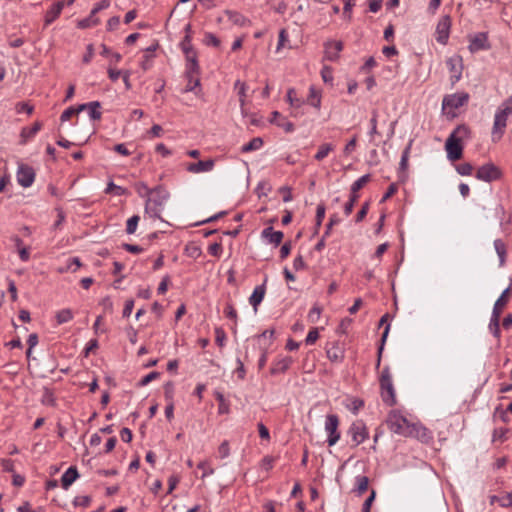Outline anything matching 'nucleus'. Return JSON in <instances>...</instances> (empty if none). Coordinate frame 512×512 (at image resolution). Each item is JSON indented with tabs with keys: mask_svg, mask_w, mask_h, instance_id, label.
<instances>
[{
	"mask_svg": "<svg viewBox=\"0 0 512 512\" xmlns=\"http://www.w3.org/2000/svg\"><path fill=\"white\" fill-rule=\"evenodd\" d=\"M507 432H508V429L503 428V427L494 429L493 435H492L493 441H497V440L503 441Z\"/></svg>",
	"mask_w": 512,
	"mask_h": 512,
	"instance_id": "obj_59",
	"label": "nucleus"
},
{
	"mask_svg": "<svg viewBox=\"0 0 512 512\" xmlns=\"http://www.w3.org/2000/svg\"><path fill=\"white\" fill-rule=\"evenodd\" d=\"M100 23L99 18L92 16V12L90 13L89 17L81 19L77 23V27L80 29H87L93 26H96Z\"/></svg>",
	"mask_w": 512,
	"mask_h": 512,
	"instance_id": "obj_32",
	"label": "nucleus"
},
{
	"mask_svg": "<svg viewBox=\"0 0 512 512\" xmlns=\"http://www.w3.org/2000/svg\"><path fill=\"white\" fill-rule=\"evenodd\" d=\"M499 504L502 507H510L512 505V494L508 493L499 498Z\"/></svg>",
	"mask_w": 512,
	"mask_h": 512,
	"instance_id": "obj_64",
	"label": "nucleus"
},
{
	"mask_svg": "<svg viewBox=\"0 0 512 512\" xmlns=\"http://www.w3.org/2000/svg\"><path fill=\"white\" fill-rule=\"evenodd\" d=\"M159 376H160V373L157 371L150 372L149 374H147L145 377H143L140 380L139 386H145L148 383H150L151 381L157 379Z\"/></svg>",
	"mask_w": 512,
	"mask_h": 512,
	"instance_id": "obj_55",
	"label": "nucleus"
},
{
	"mask_svg": "<svg viewBox=\"0 0 512 512\" xmlns=\"http://www.w3.org/2000/svg\"><path fill=\"white\" fill-rule=\"evenodd\" d=\"M369 207H370V202L369 201H366L365 203H363L361 209L356 214V217H355V222L356 223H359V222L364 220V218L366 217V215H367V213L369 211Z\"/></svg>",
	"mask_w": 512,
	"mask_h": 512,
	"instance_id": "obj_47",
	"label": "nucleus"
},
{
	"mask_svg": "<svg viewBox=\"0 0 512 512\" xmlns=\"http://www.w3.org/2000/svg\"><path fill=\"white\" fill-rule=\"evenodd\" d=\"M215 161L213 159L200 160L196 163H190L187 166V171L190 173L209 172L214 168Z\"/></svg>",
	"mask_w": 512,
	"mask_h": 512,
	"instance_id": "obj_18",
	"label": "nucleus"
},
{
	"mask_svg": "<svg viewBox=\"0 0 512 512\" xmlns=\"http://www.w3.org/2000/svg\"><path fill=\"white\" fill-rule=\"evenodd\" d=\"M262 237L267 239L269 243L278 246L282 242L284 234L281 231H274L273 227H267L262 231Z\"/></svg>",
	"mask_w": 512,
	"mask_h": 512,
	"instance_id": "obj_23",
	"label": "nucleus"
},
{
	"mask_svg": "<svg viewBox=\"0 0 512 512\" xmlns=\"http://www.w3.org/2000/svg\"><path fill=\"white\" fill-rule=\"evenodd\" d=\"M469 97L470 96L467 92L446 95L442 101V109L447 115L454 118L456 117V113L454 111L467 104Z\"/></svg>",
	"mask_w": 512,
	"mask_h": 512,
	"instance_id": "obj_5",
	"label": "nucleus"
},
{
	"mask_svg": "<svg viewBox=\"0 0 512 512\" xmlns=\"http://www.w3.org/2000/svg\"><path fill=\"white\" fill-rule=\"evenodd\" d=\"M510 292H511L510 287L506 288L502 292V294L499 296V298L496 300L493 310H492L493 315L501 316L502 310L509 302Z\"/></svg>",
	"mask_w": 512,
	"mask_h": 512,
	"instance_id": "obj_21",
	"label": "nucleus"
},
{
	"mask_svg": "<svg viewBox=\"0 0 512 512\" xmlns=\"http://www.w3.org/2000/svg\"><path fill=\"white\" fill-rule=\"evenodd\" d=\"M510 115H512V96L504 100L495 113L492 129L493 135L496 133L499 134V137L503 135L507 126V119Z\"/></svg>",
	"mask_w": 512,
	"mask_h": 512,
	"instance_id": "obj_2",
	"label": "nucleus"
},
{
	"mask_svg": "<svg viewBox=\"0 0 512 512\" xmlns=\"http://www.w3.org/2000/svg\"><path fill=\"white\" fill-rule=\"evenodd\" d=\"M333 150H334V145H332L331 143H324L319 146V149H318L317 153L315 154L314 158L317 161H322Z\"/></svg>",
	"mask_w": 512,
	"mask_h": 512,
	"instance_id": "obj_33",
	"label": "nucleus"
},
{
	"mask_svg": "<svg viewBox=\"0 0 512 512\" xmlns=\"http://www.w3.org/2000/svg\"><path fill=\"white\" fill-rule=\"evenodd\" d=\"M287 101L294 108H299L304 104V100L296 97V90L289 88L286 94Z\"/></svg>",
	"mask_w": 512,
	"mask_h": 512,
	"instance_id": "obj_35",
	"label": "nucleus"
},
{
	"mask_svg": "<svg viewBox=\"0 0 512 512\" xmlns=\"http://www.w3.org/2000/svg\"><path fill=\"white\" fill-rule=\"evenodd\" d=\"M379 382L382 400L390 406L394 405L396 403L395 390L392 382L390 368L388 366L383 368Z\"/></svg>",
	"mask_w": 512,
	"mask_h": 512,
	"instance_id": "obj_4",
	"label": "nucleus"
},
{
	"mask_svg": "<svg viewBox=\"0 0 512 512\" xmlns=\"http://www.w3.org/2000/svg\"><path fill=\"white\" fill-rule=\"evenodd\" d=\"M214 395H215L216 400L219 403V405H218V413L219 414H228L229 411H230L229 403L226 402L223 393H221L219 391H216L214 393Z\"/></svg>",
	"mask_w": 512,
	"mask_h": 512,
	"instance_id": "obj_34",
	"label": "nucleus"
},
{
	"mask_svg": "<svg viewBox=\"0 0 512 512\" xmlns=\"http://www.w3.org/2000/svg\"><path fill=\"white\" fill-rule=\"evenodd\" d=\"M451 23L452 21L449 15H444L440 18L435 31L438 43L442 45L447 44L450 35Z\"/></svg>",
	"mask_w": 512,
	"mask_h": 512,
	"instance_id": "obj_9",
	"label": "nucleus"
},
{
	"mask_svg": "<svg viewBox=\"0 0 512 512\" xmlns=\"http://www.w3.org/2000/svg\"><path fill=\"white\" fill-rule=\"evenodd\" d=\"M65 7V1L60 0L54 3L50 9H48L44 16V24L45 26L53 23L61 14L63 8Z\"/></svg>",
	"mask_w": 512,
	"mask_h": 512,
	"instance_id": "obj_17",
	"label": "nucleus"
},
{
	"mask_svg": "<svg viewBox=\"0 0 512 512\" xmlns=\"http://www.w3.org/2000/svg\"><path fill=\"white\" fill-rule=\"evenodd\" d=\"M342 41H327L324 43V54L325 59L329 61H337L339 59V53L343 50Z\"/></svg>",
	"mask_w": 512,
	"mask_h": 512,
	"instance_id": "obj_15",
	"label": "nucleus"
},
{
	"mask_svg": "<svg viewBox=\"0 0 512 512\" xmlns=\"http://www.w3.org/2000/svg\"><path fill=\"white\" fill-rule=\"evenodd\" d=\"M389 330H390V324H387L386 327H385V330L382 334V337H381V345L378 349V359H377V366L380 365V361H381V356H382V351H383V346L385 344V341L387 339V336H388V333H389Z\"/></svg>",
	"mask_w": 512,
	"mask_h": 512,
	"instance_id": "obj_50",
	"label": "nucleus"
},
{
	"mask_svg": "<svg viewBox=\"0 0 512 512\" xmlns=\"http://www.w3.org/2000/svg\"><path fill=\"white\" fill-rule=\"evenodd\" d=\"M266 288L265 284L256 286L252 295L249 298L250 304L253 306L254 310L257 311L258 305L262 302L265 296Z\"/></svg>",
	"mask_w": 512,
	"mask_h": 512,
	"instance_id": "obj_25",
	"label": "nucleus"
},
{
	"mask_svg": "<svg viewBox=\"0 0 512 512\" xmlns=\"http://www.w3.org/2000/svg\"><path fill=\"white\" fill-rule=\"evenodd\" d=\"M204 43L208 46H214L219 47L220 46V40L216 37L213 33H206L204 36Z\"/></svg>",
	"mask_w": 512,
	"mask_h": 512,
	"instance_id": "obj_51",
	"label": "nucleus"
},
{
	"mask_svg": "<svg viewBox=\"0 0 512 512\" xmlns=\"http://www.w3.org/2000/svg\"><path fill=\"white\" fill-rule=\"evenodd\" d=\"M501 177V172L493 163H487L478 168L476 178L485 182H491Z\"/></svg>",
	"mask_w": 512,
	"mask_h": 512,
	"instance_id": "obj_10",
	"label": "nucleus"
},
{
	"mask_svg": "<svg viewBox=\"0 0 512 512\" xmlns=\"http://www.w3.org/2000/svg\"><path fill=\"white\" fill-rule=\"evenodd\" d=\"M307 102L318 110L321 107V93L313 85L309 88Z\"/></svg>",
	"mask_w": 512,
	"mask_h": 512,
	"instance_id": "obj_27",
	"label": "nucleus"
},
{
	"mask_svg": "<svg viewBox=\"0 0 512 512\" xmlns=\"http://www.w3.org/2000/svg\"><path fill=\"white\" fill-rule=\"evenodd\" d=\"M412 426L413 429H410L411 434L407 435V437L417 438L424 443H428L432 439V436L427 428L418 424H412Z\"/></svg>",
	"mask_w": 512,
	"mask_h": 512,
	"instance_id": "obj_20",
	"label": "nucleus"
},
{
	"mask_svg": "<svg viewBox=\"0 0 512 512\" xmlns=\"http://www.w3.org/2000/svg\"><path fill=\"white\" fill-rule=\"evenodd\" d=\"M41 127V122L36 121L31 127L22 128L20 133V144H26L28 139L34 137L41 130Z\"/></svg>",
	"mask_w": 512,
	"mask_h": 512,
	"instance_id": "obj_24",
	"label": "nucleus"
},
{
	"mask_svg": "<svg viewBox=\"0 0 512 512\" xmlns=\"http://www.w3.org/2000/svg\"><path fill=\"white\" fill-rule=\"evenodd\" d=\"M447 67L449 71L451 72L450 81L452 85H455L462 76V70H463V59L459 55H455L453 57H450L446 61Z\"/></svg>",
	"mask_w": 512,
	"mask_h": 512,
	"instance_id": "obj_12",
	"label": "nucleus"
},
{
	"mask_svg": "<svg viewBox=\"0 0 512 512\" xmlns=\"http://www.w3.org/2000/svg\"><path fill=\"white\" fill-rule=\"evenodd\" d=\"M318 338H319V332H318L317 328H313L308 332L305 342L307 345H312L317 341Z\"/></svg>",
	"mask_w": 512,
	"mask_h": 512,
	"instance_id": "obj_54",
	"label": "nucleus"
},
{
	"mask_svg": "<svg viewBox=\"0 0 512 512\" xmlns=\"http://www.w3.org/2000/svg\"><path fill=\"white\" fill-rule=\"evenodd\" d=\"M208 252L212 256L219 257L222 253V245L220 243H213L208 247Z\"/></svg>",
	"mask_w": 512,
	"mask_h": 512,
	"instance_id": "obj_60",
	"label": "nucleus"
},
{
	"mask_svg": "<svg viewBox=\"0 0 512 512\" xmlns=\"http://www.w3.org/2000/svg\"><path fill=\"white\" fill-rule=\"evenodd\" d=\"M218 452L220 454V457L221 458H226L229 456L230 454V448H229V443L228 441H223L219 448H218Z\"/></svg>",
	"mask_w": 512,
	"mask_h": 512,
	"instance_id": "obj_63",
	"label": "nucleus"
},
{
	"mask_svg": "<svg viewBox=\"0 0 512 512\" xmlns=\"http://www.w3.org/2000/svg\"><path fill=\"white\" fill-rule=\"evenodd\" d=\"M274 333H275L274 329H268V330H265L261 335H259L258 339H259L261 348H263V346L265 344L272 343Z\"/></svg>",
	"mask_w": 512,
	"mask_h": 512,
	"instance_id": "obj_39",
	"label": "nucleus"
},
{
	"mask_svg": "<svg viewBox=\"0 0 512 512\" xmlns=\"http://www.w3.org/2000/svg\"><path fill=\"white\" fill-rule=\"evenodd\" d=\"M91 503L90 496H77L73 500L75 507H88Z\"/></svg>",
	"mask_w": 512,
	"mask_h": 512,
	"instance_id": "obj_48",
	"label": "nucleus"
},
{
	"mask_svg": "<svg viewBox=\"0 0 512 512\" xmlns=\"http://www.w3.org/2000/svg\"><path fill=\"white\" fill-rule=\"evenodd\" d=\"M371 179L370 174H365L361 176L359 179H357L352 185L350 189V197L348 202L344 205V213L346 216H349L353 209L355 203L359 199V190L362 189Z\"/></svg>",
	"mask_w": 512,
	"mask_h": 512,
	"instance_id": "obj_6",
	"label": "nucleus"
},
{
	"mask_svg": "<svg viewBox=\"0 0 512 512\" xmlns=\"http://www.w3.org/2000/svg\"><path fill=\"white\" fill-rule=\"evenodd\" d=\"M357 491L359 494H363L368 489L369 478L367 476L356 477Z\"/></svg>",
	"mask_w": 512,
	"mask_h": 512,
	"instance_id": "obj_41",
	"label": "nucleus"
},
{
	"mask_svg": "<svg viewBox=\"0 0 512 512\" xmlns=\"http://www.w3.org/2000/svg\"><path fill=\"white\" fill-rule=\"evenodd\" d=\"M197 468L203 470V474L201 476L202 479H204L205 477H207L209 475L214 474V469L209 466V462L207 460L201 461L197 465Z\"/></svg>",
	"mask_w": 512,
	"mask_h": 512,
	"instance_id": "obj_45",
	"label": "nucleus"
},
{
	"mask_svg": "<svg viewBox=\"0 0 512 512\" xmlns=\"http://www.w3.org/2000/svg\"><path fill=\"white\" fill-rule=\"evenodd\" d=\"M410 149H411V142L408 144V146L404 149V151L402 153L401 160L399 163L400 171H405L408 167V158H409Z\"/></svg>",
	"mask_w": 512,
	"mask_h": 512,
	"instance_id": "obj_42",
	"label": "nucleus"
},
{
	"mask_svg": "<svg viewBox=\"0 0 512 512\" xmlns=\"http://www.w3.org/2000/svg\"><path fill=\"white\" fill-rule=\"evenodd\" d=\"M325 217V205L323 203L318 204L316 209V222H315V233L318 232V229L322 225V221Z\"/></svg>",
	"mask_w": 512,
	"mask_h": 512,
	"instance_id": "obj_38",
	"label": "nucleus"
},
{
	"mask_svg": "<svg viewBox=\"0 0 512 512\" xmlns=\"http://www.w3.org/2000/svg\"><path fill=\"white\" fill-rule=\"evenodd\" d=\"M292 364L291 357H285L273 364L270 369L271 374L276 375L287 371Z\"/></svg>",
	"mask_w": 512,
	"mask_h": 512,
	"instance_id": "obj_26",
	"label": "nucleus"
},
{
	"mask_svg": "<svg viewBox=\"0 0 512 512\" xmlns=\"http://www.w3.org/2000/svg\"><path fill=\"white\" fill-rule=\"evenodd\" d=\"M105 193H114L115 195L121 196L126 193V189L114 184L113 182H110L105 189Z\"/></svg>",
	"mask_w": 512,
	"mask_h": 512,
	"instance_id": "obj_43",
	"label": "nucleus"
},
{
	"mask_svg": "<svg viewBox=\"0 0 512 512\" xmlns=\"http://www.w3.org/2000/svg\"><path fill=\"white\" fill-rule=\"evenodd\" d=\"M82 105L85 106V109H89V115L92 120H99L101 118V112L98 110L101 106L100 102L93 101Z\"/></svg>",
	"mask_w": 512,
	"mask_h": 512,
	"instance_id": "obj_31",
	"label": "nucleus"
},
{
	"mask_svg": "<svg viewBox=\"0 0 512 512\" xmlns=\"http://www.w3.org/2000/svg\"><path fill=\"white\" fill-rule=\"evenodd\" d=\"M85 109V106L79 105L77 108L71 106L67 108L60 116L61 122L68 121L73 115L78 114L79 112L83 111Z\"/></svg>",
	"mask_w": 512,
	"mask_h": 512,
	"instance_id": "obj_36",
	"label": "nucleus"
},
{
	"mask_svg": "<svg viewBox=\"0 0 512 512\" xmlns=\"http://www.w3.org/2000/svg\"><path fill=\"white\" fill-rule=\"evenodd\" d=\"M199 74V65L197 59H193L192 62H187V77H191V75Z\"/></svg>",
	"mask_w": 512,
	"mask_h": 512,
	"instance_id": "obj_49",
	"label": "nucleus"
},
{
	"mask_svg": "<svg viewBox=\"0 0 512 512\" xmlns=\"http://www.w3.org/2000/svg\"><path fill=\"white\" fill-rule=\"evenodd\" d=\"M263 139L261 137H255L251 139L247 144L243 145L241 151L248 153L254 150H258L263 146Z\"/></svg>",
	"mask_w": 512,
	"mask_h": 512,
	"instance_id": "obj_29",
	"label": "nucleus"
},
{
	"mask_svg": "<svg viewBox=\"0 0 512 512\" xmlns=\"http://www.w3.org/2000/svg\"><path fill=\"white\" fill-rule=\"evenodd\" d=\"M270 122L284 129V131L287 133L294 131V124L283 117L278 111L272 112V118L270 119Z\"/></svg>",
	"mask_w": 512,
	"mask_h": 512,
	"instance_id": "obj_19",
	"label": "nucleus"
},
{
	"mask_svg": "<svg viewBox=\"0 0 512 512\" xmlns=\"http://www.w3.org/2000/svg\"><path fill=\"white\" fill-rule=\"evenodd\" d=\"M375 496L376 492L372 490L370 496L363 503L362 512H370L371 505L375 499Z\"/></svg>",
	"mask_w": 512,
	"mask_h": 512,
	"instance_id": "obj_61",
	"label": "nucleus"
},
{
	"mask_svg": "<svg viewBox=\"0 0 512 512\" xmlns=\"http://www.w3.org/2000/svg\"><path fill=\"white\" fill-rule=\"evenodd\" d=\"M141 187L145 188V195L148 196L145 203V212L150 217L161 219L163 206L170 197L169 192L163 186L150 189L145 183H142Z\"/></svg>",
	"mask_w": 512,
	"mask_h": 512,
	"instance_id": "obj_1",
	"label": "nucleus"
},
{
	"mask_svg": "<svg viewBox=\"0 0 512 512\" xmlns=\"http://www.w3.org/2000/svg\"><path fill=\"white\" fill-rule=\"evenodd\" d=\"M321 76L325 83L332 82L333 81L332 69L328 66H324L321 71Z\"/></svg>",
	"mask_w": 512,
	"mask_h": 512,
	"instance_id": "obj_62",
	"label": "nucleus"
},
{
	"mask_svg": "<svg viewBox=\"0 0 512 512\" xmlns=\"http://www.w3.org/2000/svg\"><path fill=\"white\" fill-rule=\"evenodd\" d=\"M188 78V83L185 87V92H192L195 90L196 87L200 86V79L197 75H191V77Z\"/></svg>",
	"mask_w": 512,
	"mask_h": 512,
	"instance_id": "obj_44",
	"label": "nucleus"
},
{
	"mask_svg": "<svg viewBox=\"0 0 512 512\" xmlns=\"http://www.w3.org/2000/svg\"><path fill=\"white\" fill-rule=\"evenodd\" d=\"M468 48L471 53L490 49L487 33L480 32L471 37Z\"/></svg>",
	"mask_w": 512,
	"mask_h": 512,
	"instance_id": "obj_14",
	"label": "nucleus"
},
{
	"mask_svg": "<svg viewBox=\"0 0 512 512\" xmlns=\"http://www.w3.org/2000/svg\"><path fill=\"white\" fill-rule=\"evenodd\" d=\"M397 190H398V185L396 183L390 184L386 193L381 198L380 203L386 202L389 198H391L397 192Z\"/></svg>",
	"mask_w": 512,
	"mask_h": 512,
	"instance_id": "obj_53",
	"label": "nucleus"
},
{
	"mask_svg": "<svg viewBox=\"0 0 512 512\" xmlns=\"http://www.w3.org/2000/svg\"><path fill=\"white\" fill-rule=\"evenodd\" d=\"M224 313L226 317L233 320L235 323L237 321V312L232 304L228 303L225 307Z\"/></svg>",
	"mask_w": 512,
	"mask_h": 512,
	"instance_id": "obj_58",
	"label": "nucleus"
},
{
	"mask_svg": "<svg viewBox=\"0 0 512 512\" xmlns=\"http://www.w3.org/2000/svg\"><path fill=\"white\" fill-rule=\"evenodd\" d=\"M73 319V312L70 309H62L57 312L56 320L58 324H64Z\"/></svg>",
	"mask_w": 512,
	"mask_h": 512,
	"instance_id": "obj_37",
	"label": "nucleus"
},
{
	"mask_svg": "<svg viewBox=\"0 0 512 512\" xmlns=\"http://www.w3.org/2000/svg\"><path fill=\"white\" fill-rule=\"evenodd\" d=\"M226 339V334L222 328H216L215 329V341L217 345L220 347L224 346V341Z\"/></svg>",
	"mask_w": 512,
	"mask_h": 512,
	"instance_id": "obj_57",
	"label": "nucleus"
},
{
	"mask_svg": "<svg viewBox=\"0 0 512 512\" xmlns=\"http://www.w3.org/2000/svg\"><path fill=\"white\" fill-rule=\"evenodd\" d=\"M344 354V348L337 341L329 343L326 347V355L331 362H342L344 359Z\"/></svg>",
	"mask_w": 512,
	"mask_h": 512,
	"instance_id": "obj_16",
	"label": "nucleus"
},
{
	"mask_svg": "<svg viewBox=\"0 0 512 512\" xmlns=\"http://www.w3.org/2000/svg\"><path fill=\"white\" fill-rule=\"evenodd\" d=\"M78 477L79 473L77 468L75 466L69 467L61 477V485L63 489H68Z\"/></svg>",
	"mask_w": 512,
	"mask_h": 512,
	"instance_id": "obj_22",
	"label": "nucleus"
},
{
	"mask_svg": "<svg viewBox=\"0 0 512 512\" xmlns=\"http://www.w3.org/2000/svg\"><path fill=\"white\" fill-rule=\"evenodd\" d=\"M456 170L460 175L469 176L473 171V166L470 163H462L456 167Z\"/></svg>",
	"mask_w": 512,
	"mask_h": 512,
	"instance_id": "obj_52",
	"label": "nucleus"
},
{
	"mask_svg": "<svg viewBox=\"0 0 512 512\" xmlns=\"http://www.w3.org/2000/svg\"><path fill=\"white\" fill-rule=\"evenodd\" d=\"M445 148L449 160L456 161L462 157L463 147L461 145L460 138H457L455 135H450L447 138Z\"/></svg>",
	"mask_w": 512,
	"mask_h": 512,
	"instance_id": "obj_11",
	"label": "nucleus"
},
{
	"mask_svg": "<svg viewBox=\"0 0 512 512\" xmlns=\"http://www.w3.org/2000/svg\"><path fill=\"white\" fill-rule=\"evenodd\" d=\"M110 6V0H102L95 4L92 11V16H95L98 12L107 9Z\"/></svg>",
	"mask_w": 512,
	"mask_h": 512,
	"instance_id": "obj_56",
	"label": "nucleus"
},
{
	"mask_svg": "<svg viewBox=\"0 0 512 512\" xmlns=\"http://www.w3.org/2000/svg\"><path fill=\"white\" fill-rule=\"evenodd\" d=\"M489 330L492 333V335L497 338L498 340L501 337V330H500V316L498 315H491L490 323H489Z\"/></svg>",
	"mask_w": 512,
	"mask_h": 512,
	"instance_id": "obj_30",
	"label": "nucleus"
},
{
	"mask_svg": "<svg viewBox=\"0 0 512 512\" xmlns=\"http://www.w3.org/2000/svg\"><path fill=\"white\" fill-rule=\"evenodd\" d=\"M469 134L470 130L467 126L459 125L450 135H455L457 138H460L461 140L464 137H468Z\"/></svg>",
	"mask_w": 512,
	"mask_h": 512,
	"instance_id": "obj_46",
	"label": "nucleus"
},
{
	"mask_svg": "<svg viewBox=\"0 0 512 512\" xmlns=\"http://www.w3.org/2000/svg\"><path fill=\"white\" fill-rule=\"evenodd\" d=\"M494 248L499 257V265L503 266L506 262L507 255L506 245L501 239H496L494 241Z\"/></svg>",
	"mask_w": 512,
	"mask_h": 512,
	"instance_id": "obj_28",
	"label": "nucleus"
},
{
	"mask_svg": "<svg viewBox=\"0 0 512 512\" xmlns=\"http://www.w3.org/2000/svg\"><path fill=\"white\" fill-rule=\"evenodd\" d=\"M34 180L35 171L31 166L26 164H21L18 166L17 181L22 187H30L33 184Z\"/></svg>",
	"mask_w": 512,
	"mask_h": 512,
	"instance_id": "obj_13",
	"label": "nucleus"
},
{
	"mask_svg": "<svg viewBox=\"0 0 512 512\" xmlns=\"http://www.w3.org/2000/svg\"><path fill=\"white\" fill-rule=\"evenodd\" d=\"M386 423L391 432L404 437L410 435V429H413L412 424L409 423L406 417L397 411H392L389 413Z\"/></svg>",
	"mask_w": 512,
	"mask_h": 512,
	"instance_id": "obj_3",
	"label": "nucleus"
},
{
	"mask_svg": "<svg viewBox=\"0 0 512 512\" xmlns=\"http://www.w3.org/2000/svg\"><path fill=\"white\" fill-rule=\"evenodd\" d=\"M348 434L351 436L354 446H358L369 437L367 427L362 420L354 421L348 429Z\"/></svg>",
	"mask_w": 512,
	"mask_h": 512,
	"instance_id": "obj_8",
	"label": "nucleus"
},
{
	"mask_svg": "<svg viewBox=\"0 0 512 512\" xmlns=\"http://www.w3.org/2000/svg\"><path fill=\"white\" fill-rule=\"evenodd\" d=\"M140 217L138 215H133L127 220L126 223V233L127 234H134L138 223H139Z\"/></svg>",
	"mask_w": 512,
	"mask_h": 512,
	"instance_id": "obj_40",
	"label": "nucleus"
},
{
	"mask_svg": "<svg viewBox=\"0 0 512 512\" xmlns=\"http://www.w3.org/2000/svg\"><path fill=\"white\" fill-rule=\"evenodd\" d=\"M339 418L335 414L326 416L325 431L328 434L327 443L329 446L335 445L340 439V432L338 431Z\"/></svg>",
	"mask_w": 512,
	"mask_h": 512,
	"instance_id": "obj_7",
	"label": "nucleus"
}]
</instances>
